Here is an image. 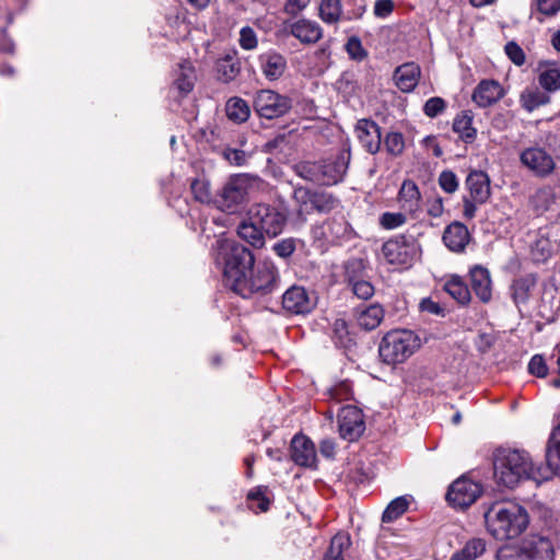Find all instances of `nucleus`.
Here are the masks:
<instances>
[{
	"label": "nucleus",
	"instance_id": "obj_1",
	"mask_svg": "<svg viewBox=\"0 0 560 560\" xmlns=\"http://www.w3.org/2000/svg\"><path fill=\"white\" fill-rule=\"evenodd\" d=\"M488 533L498 540L518 537L529 524L527 511L514 502H495L485 512Z\"/></svg>",
	"mask_w": 560,
	"mask_h": 560
},
{
	"label": "nucleus",
	"instance_id": "obj_2",
	"mask_svg": "<svg viewBox=\"0 0 560 560\" xmlns=\"http://www.w3.org/2000/svg\"><path fill=\"white\" fill-rule=\"evenodd\" d=\"M494 478L499 485L514 488L524 479L538 481L542 478L539 467H535L530 456L523 451L502 450L494 458Z\"/></svg>",
	"mask_w": 560,
	"mask_h": 560
},
{
	"label": "nucleus",
	"instance_id": "obj_3",
	"mask_svg": "<svg viewBox=\"0 0 560 560\" xmlns=\"http://www.w3.org/2000/svg\"><path fill=\"white\" fill-rule=\"evenodd\" d=\"M215 261L222 266L226 285L234 291L237 282L254 265V256L245 246L233 240L221 238L217 241Z\"/></svg>",
	"mask_w": 560,
	"mask_h": 560
},
{
	"label": "nucleus",
	"instance_id": "obj_4",
	"mask_svg": "<svg viewBox=\"0 0 560 560\" xmlns=\"http://www.w3.org/2000/svg\"><path fill=\"white\" fill-rule=\"evenodd\" d=\"M262 180L252 174H235L228 178L214 198V205L221 211L235 213L247 203L250 195L258 190Z\"/></svg>",
	"mask_w": 560,
	"mask_h": 560
},
{
	"label": "nucleus",
	"instance_id": "obj_5",
	"mask_svg": "<svg viewBox=\"0 0 560 560\" xmlns=\"http://www.w3.org/2000/svg\"><path fill=\"white\" fill-rule=\"evenodd\" d=\"M421 347L420 337L409 329L388 331L380 343L378 352L383 362L399 364L409 359Z\"/></svg>",
	"mask_w": 560,
	"mask_h": 560
},
{
	"label": "nucleus",
	"instance_id": "obj_6",
	"mask_svg": "<svg viewBox=\"0 0 560 560\" xmlns=\"http://www.w3.org/2000/svg\"><path fill=\"white\" fill-rule=\"evenodd\" d=\"M278 271L275 264L265 259L256 266L253 265L248 272L237 282L234 292L248 298L253 293H267L276 284Z\"/></svg>",
	"mask_w": 560,
	"mask_h": 560
},
{
	"label": "nucleus",
	"instance_id": "obj_7",
	"mask_svg": "<svg viewBox=\"0 0 560 560\" xmlns=\"http://www.w3.org/2000/svg\"><path fill=\"white\" fill-rule=\"evenodd\" d=\"M382 255L388 264L408 268L420 259L421 246L411 235H398L383 244Z\"/></svg>",
	"mask_w": 560,
	"mask_h": 560
},
{
	"label": "nucleus",
	"instance_id": "obj_8",
	"mask_svg": "<svg viewBox=\"0 0 560 560\" xmlns=\"http://www.w3.org/2000/svg\"><path fill=\"white\" fill-rule=\"evenodd\" d=\"M247 215L266 235L271 237L279 235L287 222V217L282 211L267 203L253 205Z\"/></svg>",
	"mask_w": 560,
	"mask_h": 560
},
{
	"label": "nucleus",
	"instance_id": "obj_9",
	"mask_svg": "<svg viewBox=\"0 0 560 560\" xmlns=\"http://www.w3.org/2000/svg\"><path fill=\"white\" fill-rule=\"evenodd\" d=\"M521 164L536 177L546 178L556 171V161L544 147L534 144L520 153Z\"/></svg>",
	"mask_w": 560,
	"mask_h": 560
},
{
	"label": "nucleus",
	"instance_id": "obj_10",
	"mask_svg": "<svg viewBox=\"0 0 560 560\" xmlns=\"http://www.w3.org/2000/svg\"><path fill=\"white\" fill-rule=\"evenodd\" d=\"M292 107V101L272 90L257 92L254 108L260 117L273 119L285 115Z\"/></svg>",
	"mask_w": 560,
	"mask_h": 560
},
{
	"label": "nucleus",
	"instance_id": "obj_11",
	"mask_svg": "<svg viewBox=\"0 0 560 560\" xmlns=\"http://www.w3.org/2000/svg\"><path fill=\"white\" fill-rule=\"evenodd\" d=\"M282 32L291 35L304 46H313L324 36V30L320 24L304 16L283 22Z\"/></svg>",
	"mask_w": 560,
	"mask_h": 560
},
{
	"label": "nucleus",
	"instance_id": "obj_12",
	"mask_svg": "<svg viewBox=\"0 0 560 560\" xmlns=\"http://www.w3.org/2000/svg\"><path fill=\"white\" fill-rule=\"evenodd\" d=\"M526 560H555L557 535L532 534L522 540Z\"/></svg>",
	"mask_w": 560,
	"mask_h": 560
},
{
	"label": "nucleus",
	"instance_id": "obj_13",
	"mask_svg": "<svg viewBox=\"0 0 560 560\" xmlns=\"http://www.w3.org/2000/svg\"><path fill=\"white\" fill-rule=\"evenodd\" d=\"M365 430L362 411L355 406H345L338 412V431L346 441H357Z\"/></svg>",
	"mask_w": 560,
	"mask_h": 560
},
{
	"label": "nucleus",
	"instance_id": "obj_14",
	"mask_svg": "<svg viewBox=\"0 0 560 560\" xmlns=\"http://www.w3.org/2000/svg\"><path fill=\"white\" fill-rule=\"evenodd\" d=\"M481 494V486L468 478L455 480L446 493L447 501L455 508L465 509L471 505Z\"/></svg>",
	"mask_w": 560,
	"mask_h": 560
},
{
	"label": "nucleus",
	"instance_id": "obj_15",
	"mask_svg": "<svg viewBox=\"0 0 560 560\" xmlns=\"http://www.w3.org/2000/svg\"><path fill=\"white\" fill-rule=\"evenodd\" d=\"M315 305V298L301 285H292L282 295V306L291 314H308Z\"/></svg>",
	"mask_w": 560,
	"mask_h": 560
},
{
	"label": "nucleus",
	"instance_id": "obj_16",
	"mask_svg": "<svg viewBox=\"0 0 560 560\" xmlns=\"http://www.w3.org/2000/svg\"><path fill=\"white\" fill-rule=\"evenodd\" d=\"M350 153L340 151L335 156L320 162L322 184L335 185L342 180L347 173Z\"/></svg>",
	"mask_w": 560,
	"mask_h": 560
},
{
	"label": "nucleus",
	"instance_id": "obj_17",
	"mask_svg": "<svg viewBox=\"0 0 560 560\" xmlns=\"http://www.w3.org/2000/svg\"><path fill=\"white\" fill-rule=\"evenodd\" d=\"M291 458L299 466L315 467L317 454L314 443L305 435H295L291 441Z\"/></svg>",
	"mask_w": 560,
	"mask_h": 560
},
{
	"label": "nucleus",
	"instance_id": "obj_18",
	"mask_svg": "<svg viewBox=\"0 0 560 560\" xmlns=\"http://www.w3.org/2000/svg\"><path fill=\"white\" fill-rule=\"evenodd\" d=\"M357 137L362 147L371 154L380 151L382 143L381 128L370 119H360L355 125Z\"/></svg>",
	"mask_w": 560,
	"mask_h": 560
},
{
	"label": "nucleus",
	"instance_id": "obj_19",
	"mask_svg": "<svg viewBox=\"0 0 560 560\" xmlns=\"http://www.w3.org/2000/svg\"><path fill=\"white\" fill-rule=\"evenodd\" d=\"M504 95V90L495 80H482L474 90L472 101L479 107H489L499 102Z\"/></svg>",
	"mask_w": 560,
	"mask_h": 560
},
{
	"label": "nucleus",
	"instance_id": "obj_20",
	"mask_svg": "<svg viewBox=\"0 0 560 560\" xmlns=\"http://www.w3.org/2000/svg\"><path fill=\"white\" fill-rule=\"evenodd\" d=\"M471 240L467 226L462 222H453L447 225L443 233L445 246L454 253H463Z\"/></svg>",
	"mask_w": 560,
	"mask_h": 560
},
{
	"label": "nucleus",
	"instance_id": "obj_21",
	"mask_svg": "<svg viewBox=\"0 0 560 560\" xmlns=\"http://www.w3.org/2000/svg\"><path fill=\"white\" fill-rule=\"evenodd\" d=\"M259 67L267 80L276 81L283 75L288 63L283 55L269 50L259 56Z\"/></svg>",
	"mask_w": 560,
	"mask_h": 560
},
{
	"label": "nucleus",
	"instance_id": "obj_22",
	"mask_svg": "<svg viewBox=\"0 0 560 560\" xmlns=\"http://www.w3.org/2000/svg\"><path fill=\"white\" fill-rule=\"evenodd\" d=\"M470 284L476 296L482 302L488 303L492 299V281L490 272L482 266H474L470 271Z\"/></svg>",
	"mask_w": 560,
	"mask_h": 560
},
{
	"label": "nucleus",
	"instance_id": "obj_23",
	"mask_svg": "<svg viewBox=\"0 0 560 560\" xmlns=\"http://www.w3.org/2000/svg\"><path fill=\"white\" fill-rule=\"evenodd\" d=\"M469 197L475 202L485 203L491 194L489 176L482 171H474L466 178Z\"/></svg>",
	"mask_w": 560,
	"mask_h": 560
},
{
	"label": "nucleus",
	"instance_id": "obj_24",
	"mask_svg": "<svg viewBox=\"0 0 560 560\" xmlns=\"http://www.w3.org/2000/svg\"><path fill=\"white\" fill-rule=\"evenodd\" d=\"M397 201L405 212L416 213L420 209L421 195L418 186L410 179L404 180L398 191Z\"/></svg>",
	"mask_w": 560,
	"mask_h": 560
},
{
	"label": "nucleus",
	"instance_id": "obj_25",
	"mask_svg": "<svg viewBox=\"0 0 560 560\" xmlns=\"http://www.w3.org/2000/svg\"><path fill=\"white\" fill-rule=\"evenodd\" d=\"M384 318V308L380 304H371L358 307L355 319L358 325L364 330H373L380 326Z\"/></svg>",
	"mask_w": 560,
	"mask_h": 560
},
{
	"label": "nucleus",
	"instance_id": "obj_26",
	"mask_svg": "<svg viewBox=\"0 0 560 560\" xmlns=\"http://www.w3.org/2000/svg\"><path fill=\"white\" fill-rule=\"evenodd\" d=\"M394 78L400 91L411 92L418 84L420 68L412 62L405 63L396 69Z\"/></svg>",
	"mask_w": 560,
	"mask_h": 560
},
{
	"label": "nucleus",
	"instance_id": "obj_27",
	"mask_svg": "<svg viewBox=\"0 0 560 560\" xmlns=\"http://www.w3.org/2000/svg\"><path fill=\"white\" fill-rule=\"evenodd\" d=\"M174 85L182 94H188L196 81L195 68L191 62L183 61L175 70Z\"/></svg>",
	"mask_w": 560,
	"mask_h": 560
},
{
	"label": "nucleus",
	"instance_id": "obj_28",
	"mask_svg": "<svg viewBox=\"0 0 560 560\" xmlns=\"http://www.w3.org/2000/svg\"><path fill=\"white\" fill-rule=\"evenodd\" d=\"M474 116L465 110L458 114L453 121V130L466 143H471L477 137V130L472 126Z\"/></svg>",
	"mask_w": 560,
	"mask_h": 560
},
{
	"label": "nucleus",
	"instance_id": "obj_29",
	"mask_svg": "<svg viewBox=\"0 0 560 560\" xmlns=\"http://www.w3.org/2000/svg\"><path fill=\"white\" fill-rule=\"evenodd\" d=\"M362 269V261L361 260H351L348 262L346 270L347 275L349 277V281L352 284V291L353 293L363 300H368L373 296L374 294V287L365 280H355L351 276L352 270H359Z\"/></svg>",
	"mask_w": 560,
	"mask_h": 560
},
{
	"label": "nucleus",
	"instance_id": "obj_30",
	"mask_svg": "<svg viewBox=\"0 0 560 560\" xmlns=\"http://www.w3.org/2000/svg\"><path fill=\"white\" fill-rule=\"evenodd\" d=\"M444 290L462 305L468 304L471 300L470 291L459 276H451L444 284Z\"/></svg>",
	"mask_w": 560,
	"mask_h": 560
},
{
	"label": "nucleus",
	"instance_id": "obj_31",
	"mask_svg": "<svg viewBox=\"0 0 560 560\" xmlns=\"http://www.w3.org/2000/svg\"><path fill=\"white\" fill-rule=\"evenodd\" d=\"M342 4L340 0H320L318 16L325 24H337L342 18Z\"/></svg>",
	"mask_w": 560,
	"mask_h": 560
},
{
	"label": "nucleus",
	"instance_id": "obj_32",
	"mask_svg": "<svg viewBox=\"0 0 560 560\" xmlns=\"http://www.w3.org/2000/svg\"><path fill=\"white\" fill-rule=\"evenodd\" d=\"M537 279L534 275H527L518 280H516L512 285V296L514 302L518 304H524L528 301L532 291L536 287Z\"/></svg>",
	"mask_w": 560,
	"mask_h": 560
},
{
	"label": "nucleus",
	"instance_id": "obj_33",
	"mask_svg": "<svg viewBox=\"0 0 560 560\" xmlns=\"http://www.w3.org/2000/svg\"><path fill=\"white\" fill-rule=\"evenodd\" d=\"M237 234L241 238L255 247H260L264 245L265 232L260 230L259 226H257V224H255L252 220H249V215H247V219L238 225Z\"/></svg>",
	"mask_w": 560,
	"mask_h": 560
},
{
	"label": "nucleus",
	"instance_id": "obj_34",
	"mask_svg": "<svg viewBox=\"0 0 560 560\" xmlns=\"http://www.w3.org/2000/svg\"><path fill=\"white\" fill-rule=\"evenodd\" d=\"M546 459L549 468L560 476V424L551 433Z\"/></svg>",
	"mask_w": 560,
	"mask_h": 560
},
{
	"label": "nucleus",
	"instance_id": "obj_35",
	"mask_svg": "<svg viewBox=\"0 0 560 560\" xmlns=\"http://www.w3.org/2000/svg\"><path fill=\"white\" fill-rule=\"evenodd\" d=\"M486 551V541L481 538H472L459 550L453 553L450 560H476Z\"/></svg>",
	"mask_w": 560,
	"mask_h": 560
},
{
	"label": "nucleus",
	"instance_id": "obj_36",
	"mask_svg": "<svg viewBox=\"0 0 560 560\" xmlns=\"http://www.w3.org/2000/svg\"><path fill=\"white\" fill-rule=\"evenodd\" d=\"M225 112L229 119L238 124L246 121L250 114L248 104L241 97L230 98L226 102Z\"/></svg>",
	"mask_w": 560,
	"mask_h": 560
},
{
	"label": "nucleus",
	"instance_id": "obj_37",
	"mask_svg": "<svg viewBox=\"0 0 560 560\" xmlns=\"http://www.w3.org/2000/svg\"><path fill=\"white\" fill-rule=\"evenodd\" d=\"M190 190L196 201L206 205L211 202L214 203V198L211 191V184L206 176L202 175L192 179L190 184Z\"/></svg>",
	"mask_w": 560,
	"mask_h": 560
},
{
	"label": "nucleus",
	"instance_id": "obj_38",
	"mask_svg": "<svg viewBox=\"0 0 560 560\" xmlns=\"http://www.w3.org/2000/svg\"><path fill=\"white\" fill-rule=\"evenodd\" d=\"M521 105L527 112H533L549 102V96L537 88L525 89L520 96Z\"/></svg>",
	"mask_w": 560,
	"mask_h": 560
},
{
	"label": "nucleus",
	"instance_id": "obj_39",
	"mask_svg": "<svg viewBox=\"0 0 560 560\" xmlns=\"http://www.w3.org/2000/svg\"><path fill=\"white\" fill-rule=\"evenodd\" d=\"M313 197L314 191L305 187H296L293 191V200L296 206V211L300 217H304L313 212Z\"/></svg>",
	"mask_w": 560,
	"mask_h": 560
},
{
	"label": "nucleus",
	"instance_id": "obj_40",
	"mask_svg": "<svg viewBox=\"0 0 560 560\" xmlns=\"http://www.w3.org/2000/svg\"><path fill=\"white\" fill-rule=\"evenodd\" d=\"M338 206V200L328 192L314 191L313 197V211L327 213Z\"/></svg>",
	"mask_w": 560,
	"mask_h": 560
},
{
	"label": "nucleus",
	"instance_id": "obj_41",
	"mask_svg": "<svg viewBox=\"0 0 560 560\" xmlns=\"http://www.w3.org/2000/svg\"><path fill=\"white\" fill-rule=\"evenodd\" d=\"M217 70L220 80L231 82L240 73V66L232 58H224L218 61Z\"/></svg>",
	"mask_w": 560,
	"mask_h": 560
},
{
	"label": "nucleus",
	"instance_id": "obj_42",
	"mask_svg": "<svg viewBox=\"0 0 560 560\" xmlns=\"http://www.w3.org/2000/svg\"><path fill=\"white\" fill-rule=\"evenodd\" d=\"M408 501L404 497L394 499L383 512L382 520L389 523L401 516L408 509Z\"/></svg>",
	"mask_w": 560,
	"mask_h": 560
},
{
	"label": "nucleus",
	"instance_id": "obj_43",
	"mask_svg": "<svg viewBox=\"0 0 560 560\" xmlns=\"http://www.w3.org/2000/svg\"><path fill=\"white\" fill-rule=\"evenodd\" d=\"M495 560H526L521 540L500 547Z\"/></svg>",
	"mask_w": 560,
	"mask_h": 560
},
{
	"label": "nucleus",
	"instance_id": "obj_44",
	"mask_svg": "<svg viewBox=\"0 0 560 560\" xmlns=\"http://www.w3.org/2000/svg\"><path fill=\"white\" fill-rule=\"evenodd\" d=\"M350 546V538L346 534H337L330 541L329 549L325 558L328 559H343V551Z\"/></svg>",
	"mask_w": 560,
	"mask_h": 560
},
{
	"label": "nucleus",
	"instance_id": "obj_45",
	"mask_svg": "<svg viewBox=\"0 0 560 560\" xmlns=\"http://www.w3.org/2000/svg\"><path fill=\"white\" fill-rule=\"evenodd\" d=\"M539 84L547 91L560 89V71L557 68H547L539 74Z\"/></svg>",
	"mask_w": 560,
	"mask_h": 560
},
{
	"label": "nucleus",
	"instance_id": "obj_46",
	"mask_svg": "<svg viewBox=\"0 0 560 560\" xmlns=\"http://www.w3.org/2000/svg\"><path fill=\"white\" fill-rule=\"evenodd\" d=\"M295 171L299 176L307 180L322 183L320 163L302 162L295 165Z\"/></svg>",
	"mask_w": 560,
	"mask_h": 560
},
{
	"label": "nucleus",
	"instance_id": "obj_47",
	"mask_svg": "<svg viewBox=\"0 0 560 560\" xmlns=\"http://www.w3.org/2000/svg\"><path fill=\"white\" fill-rule=\"evenodd\" d=\"M384 145L388 154L393 156L400 155L405 150V139L400 132H389L384 139Z\"/></svg>",
	"mask_w": 560,
	"mask_h": 560
},
{
	"label": "nucleus",
	"instance_id": "obj_48",
	"mask_svg": "<svg viewBox=\"0 0 560 560\" xmlns=\"http://www.w3.org/2000/svg\"><path fill=\"white\" fill-rule=\"evenodd\" d=\"M532 205L538 211H544L553 202V191L549 187L538 189L530 198Z\"/></svg>",
	"mask_w": 560,
	"mask_h": 560
},
{
	"label": "nucleus",
	"instance_id": "obj_49",
	"mask_svg": "<svg viewBox=\"0 0 560 560\" xmlns=\"http://www.w3.org/2000/svg\"><path fill=\"white\" fill-rule=\"evenodd\" d=\"M407 222V218L402 212H384L380 217V224L385 230H394L402 226Z\"/></svg>",
	"mask_w": 560,
	"mask_h": 560
},
{
	"label": "nucleus",
	"instance_id": "obj_50",
	"mask_svg": "<svg viewBox=\"0 0 560 560\" xmlns=\"http://www.w3.org/2000/svg\"><path fill=\"white\" fill-rule=\"evenodd\" d=\"M445 108L446 102L442 97L434 96L424 103L423 112L428 117L434 118L442 114Z\"/></svg>",
	"mask_w": 560,
	"mask_h": 560
},
{
	"label": "nucleus",
	"instance_id": "obj_51",
	"mask_svg": "<svg viewBox=\"0 0 560 560\" xmlns=\"http://www.w3.org/2000/svg\"><path fill=\"white\" fill-rule=\"evenodd\" d=\"M222 155L231 165L235 166H242L248 160V154L245 151L233 148L224 149Z\"/></svg>",
	"mask_w": 560,
	"mask_h": 560
},
{
	"label": "nucleus",
	"instance_id": "obj_52",
	"mask_svg": "<svg viewBox=\"0 0 560 560\" xmlns=\"http://www.w3.org/2000/svg\"><path fill=\"white\" fill-rule=\"evenodd\" d=\"M439 184L447 194H453L458 188L457 177L452 171L442 172L439 176Z\"/></svg>",
	"mask_w": 560,
	"mask_h": 560
},
{
	"label": "nucleus",
	"instance_id": "obj_53",
	"mask_svg": "<svg viewBox=\"0 0 560 560\" xmlns=\"http://www.w3.org/2000/svg\"><path fill=\"white\" fill-rule=\"evenodd\" d=\"M505 54L509 59L516 66H523L525 63V54L518 44L515 42H509L504 47Z\"/></svg>",
	"mask_w": 560,
	"mask_h": 560
},
{
	"label": "nucleus",
	"instance_id": "obj_54",
	"mask_svg": "<svg viewBox=\"0 0 560 560\" xmlns=\"http://www.w3.org/2000/svg\"><path fill=\"white\" fill-rule=\"evenodd\" d=\"M256 33L249 26L243 27L240 32V45L245 50H253L257 47Z\"/></svg>",
	"mask_w": 560,
	"mask_h": 560
},
{
	"label": "nucleus",
	"instance_id": "obj_55",
	"mask_svg": "<svg viewBox=\"0 0 560 560\" xmlns=\"http://www.w3.org/2000/svg\"><path fill=\"white\" fill-rule=\"evenodd\" d=\"M346 50L349 56L355 60H362L366 57V51L363 48L361 40L355 36H352L348 39L346 44Z\"/></svg>",
	"mask_w": 560,
	"mask_h": 560
},
{
	"label": "nucleus",
	"instance_id": "obj_56",
	"mask_svg": "<svg viewBox=\"0 0 560 560\" xmlns=\"http://www.w3.org/2000/svg\"><path fill=\"white\" fill-rule=\"evenodd\" d=\"M528 371L537 377H545L548 374L545 359L540 354H535L528 363Z\"/></svg>",
	"mask_w": 560,
	"mask_h": 560
},
{
	"label": "nucleus",
	"instance_id": "obj_57",
	"mask_svg": "<svg viewBox=\"0 0 560 560\" xmlns=\"http://www.w3.org/2000/svg\"><path fill=\"white\" fill-rule=\"evenodd\" d=\"M330 395L336 400L352 398V386L348 381H342L330 389Z\"/></svg>",
	"mask_w": 560,
	"mask_h": 560
},
{
	"label": "nucleus",
	"instance_id": "obj_58",
	"mask_svg": "<svg viewBox=\"0 0 560 560\" xmlns=\"http://www.w3.org/2000/svg\"><path fill=\"white\" fill-rule=\"evenodd\" d=\"M537 10L544 15H555L560 11V0H537Z\"/></svg>",
	"mask_w": 560,
	"mask_h": 560
},
{
	"label": "nucleus",
	"instance_id": "obj_59",
	"mask_svg": "<svg viewBox=\"0 0 560 560\" xmlns=\"http://www.w3.org/2000/svg\"><path fill=\"white\" fill-rule=\"evenodd\" d=\"M310 3L311 0H287L283 5V11L289 15L296 16L304 11Z\"/></svg>",
	"mask_w": 560,
	"mask_h": 560
},
{
	"label": "nucleus",
	"instance_id": "obj_60",
	"mask_svg": "<svg viewBox=\"0 0 560 560\" xmlns=\"http://www.w3.org/2000/svg\"><path fill=\"white\" fill-rule=\"evenodd\" d=\"M394 8L393 0H377L374 4L373 13L376 18L385 19L393 13Z\"/></svg>",
	"mask_w": 560,
	"mask_h": 560
},
{
	"label": "nucleus",
	"instance_id": "obj_61",
	"mask_svg": "<svg viewBox=\"0 0 560 560\" xmlns=\"http://www.w3.org/2000/svg\"><path fill=\"white\" fill-rule=\"evenodd\" d=\"M332 331L335 337L339 340L341 345H346L347 341L350 340L348 324L343 318H338L335 320Z\"/></svg>",
	"mask_w": 560,
	"mask_h": 560
},
{
	"label": "nucleus",
	"instance_id": "obj_62",
	"mask_svg": "<svg viewBox=\"0 0 560 560\" xmlns=\"http://www.w3.org/2000/svg\"><path fill=\"white\" fill-rule=\"evenodd\" d=\"M295 249L294 241L291 238L282 240L275 244L273 250L275 253L282 258H287L292 255Z\"/></svg>",
	"mask_w": 560,
	"mask_h": 560
},
{
	"label": "nucleus",
	"instance_id": "obj_63",
	"mask_svg": "<svg viewBox=\"0 0 560 560\" xmlns=\"http://www.w3.org/2000/svg\"><path fill=\"white\" fill-rule=\"evenodd\" d=\"M248 500L258 502V510L260 512H266L269 509V500L266 499L260 489L255 491H250L247 495Z\"/></svg>",
	"mask_w": 560,
	"mask_h": 560
},
{
	"label": "nucleus",
	"instance_id": "obj_64",
	"mask_svg": "<svg viewBox=\"0 0 560 560\" xmlns=\"http://www.w3.org/2000/svg\"><path fill=\"white\" fill-rule=\"evenodd\" d=\"M444 207L442 198H434L429 202L428 214L432 218H440L443 214Z\"/></svg>",
	"mask_w": 560,
	"mask_h": 560
}]
</instances>
